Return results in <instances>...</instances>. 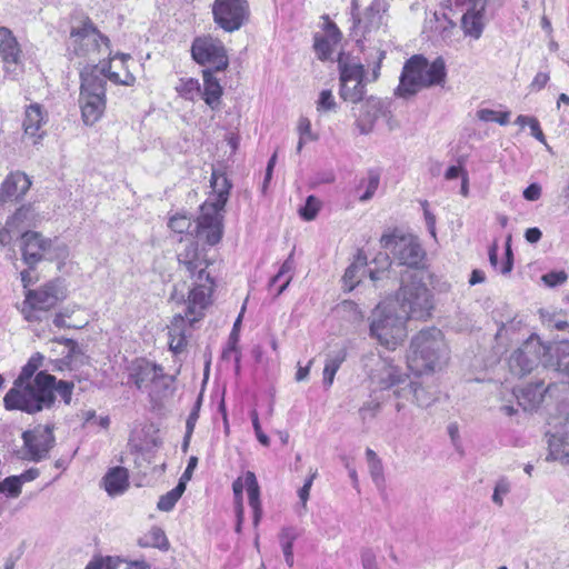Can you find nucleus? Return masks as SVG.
I'll return each instance as SVG.
<instances>
[{
	"mask_svg": "<svg viewBox=\"0 0 569 569\" xmlns=\"http://www.w3.org/2000/svg\"><path fill=\"white\" fill-rule=\"evenodd\" d=\"M370 380L381 390H391L396 398V410L400 412L407 402L418 407H428L433 396L416 379H411L392 361L379 358L376 369L369 373Z\"/></svg>",
	"mask_w": 569,
	"mask_h": 569,
	"instance_id": "f257e3e1",
	"label": "nucleus"
},
{
	"mask_svg": "<svg viewBox=\"0 0 569 569\" xmlns=\"http://www.w3.org/2000/svg\"><path fill=\"white\" fill-rule=\"evenodd\" d=\"M70 54L76 57L88 58L94 62L101 56L108 54V64L94 66L91 70H98V74L114 84L131 87L136 82V77L129 71L127 60L130 56L116 54L111 57L110 39L109 38H74L69 46Z\"/></svg>",
	"mask_w": 569,
	"mask_h": 569,
	"instance_id": "f03ea898",
	"label": "nucleus"
},
{
	"mask_svg": "<svg viewBox=\"0 0 569 569\" xmlns=\"http://www.w3.org/2000/svg\"><path fill=\"white\" fill-rule=\"evenodd\" d=\"M447 80V67L443 58L429 61L422 54H413L403 64L399 84L395 94L409 99L425 89L443 87Z\"/></svg>",
	"mask_w": 569,
	"mask_h": 569,
	"instance_id": "7ed1b4c3",
	"label": "nucleus"
},
{
	"mask_svg": "<svg viewBox=\"0 0 569 569\" xmlns=\"http://www.w3.org/2000/svg\"><path fill=\"white\" fill-rule=\"evenodd\" d=\"M449 349L441 330H420L411 340L407 355L408 369L416 376L440 370L448 361Z\"/></svg>",
	"mask_w": 569,
	"mask_h": 569,
	"instance_id": "20e7f679",
	"label": "nucleus"
},
{
	"mask_svg": "<svg viewBox=\"0 0 569 569\" xmlns=\"http://www.w3.org/2000/svg\"><path fill=\"white\" fill-rule=\"evenodd\" d=\"M212 193L201 206V212L197 220L196 232L207 243L217 244L223 233L222 211L228 201L231 183L220 170H212L210 178Z\"/></svg>",
	"mask_w": 569,
	"mask_h": 569,
	"instance_id": "39448f33",
	"label": "nucleus"
},
{
	"mask_svg": "<svg viewBox=\"0 0 569 569\" xmlns=\"http://www.w3.org/2000/svg\"><path fill=\"white\" fill-rule=\"evenodd\" d=\"M54 377L40 371L32 381L13 382L12 388L3 398L7 410H20L27 413H36L49 408L53 401Z\"/></svg>",
	"mask_w": 569,
	"mask_h": 569,
	"instance_id": "423d86ee",
	"label": "nucleus"
},
{
	"mask_svg": "<svg viewBox=\"0 0 569 569\" xmlns=\"http://www.w3.org/2000/svg\"><path fill=\"white\" fill-rule=\"evenodd\" d=\"M178 261L193 280L188 296L190 313L200 312V309H206L211 303L214 289V281L207 271L209 261L194 242H190L178 253Z\"/></svg>",
	"mask_w": 569,
	"mask_h": 569,
	"instance_id": "0eeeda50",
	"label": "nucleus"
},
{
	"mask_svg": "<svg viewBox=\"0 0 569 569\" xmlns=\"http://www.w3.org/2000/svg\"><path fill=\"white\" fill-rule=\"evenodd\" d=\"M408 318L400 310L396 311L395 301H383L370 317V337L389 350H395L407 338Z\"/></svg>",
	"mask_w": 569,
	"mask_h": 569,
	"instance_id": "6e6552de",
	"label": "nucleus"
},
{
	"mask_svg": "<svg viewBox=\"0 0 569 569\" xmlns=\"http://www.w3.org/2000/svg\"><path fill=\"white\" fill-rule=\"evenodd\" d=\"M68 296L64 280L54 278L37 289H28L19 310L27 322H42L49 318L50 311Z\"/></svg>",
	"mask_w": 569,
	"mask_h": 569,
	"instance_id": "1a4fd4ad",
	"label": "nucleus"
},
{
	"mask_svg": "<svg viewBox=\"0 0 569 569\" xmlns=\"http://www.w3.org/2000/svg\"><path fill=\"white\" fill-rule=\"evenodd\" d=\"M81 118L84 124L97 123L106 110V87L98 70L81 72V87L79 94Z\"/></svg>",
	"mask_w": 569,
	"mask_h": 569,
	"instance_id": "9d476101",
	"label": "nucleus"
},
{
	"mask_svg": "<svg viewBox=\"0 0 569 569\" xmlns=\"http://www.w3.org/2000/svg\"><path fill=\"white\" fill-rule=\"evenodd\" d=\"M400 311L407 318L426 319L430 316L433 308L432 295L425 283L412 279L408 284H403L396 299Z\"/></svg>",
	"mask_w": 569,
	"mask_h": 569,
	"instance_id": "9b49d317",
	"label": "nucleus"
},
{
	"mask_svg": "<svg viewBox=\"0 0 569 569\" xmlns=\"http://www.w3.org/2000/svg\"><path fill=\"white\" fill-rule=\"evenodd\" d=\"M339 73L340 98L351 103L361 101L366 93L363 66L348 54L339 52Z\"/></svg>",
	"mask_w": 569,
	"mask_h": 569,
	"instance_id": "f8f14e48",
	"label": "nucleus"
},
{
	"mask_svg": "<svg viewBox=\"0 0 569 569\" xmlns=\"http://www.w3.org/2000/svg\"><path fill=\"white\" fill-rule=\"evenodd\" d=\"M546 346L537 335H531L518 349H516L508 360L511 375L523 377L530 373L540 361L543 362Z\"/></svg>",
	"mask_w": 569,
	"mask_h": 569,
	"instance_id": "ddd939ff",
	"label": "nucleus"
},
{
	"mask_svg": "<svg viewBox=\"0 0 569 569\" xmlns=\"http://www.w3.org/2000/svg\"><path fill=\"white\" fill-rule=\"evenodd\" d=\"M383 249L390 250L400 264L417 267L423 258V250L417 238L398 232L386 233L380 239Z\"/></svg>",
	"mask_w": 569,
	"mask_h": 569,
	"instance_id": "4468645a",
	"label": "nucleus"
},
{
	"mask_svg": "<svg viewBox=\"0 0 569 569\" xmlns=\"http://www.w3.org/2000/svg\"><path fill=\"white\" fill-rule=\"evenodd\" d=\"M191 54L197 63L209 66L214 71H223L229 64L227 51L218 38H196Z\"/></svg>",
	"mask_w": 569,
	"mask_h": 569,
	"instance_id": "2eb2a0df",
	"label": "nucleus"
},
{
	"mask_svg": "<svg viewBox=\"0 0 569 569\" xmlns=\"http://www.w3.org/2000/svg\"><path fill=\"white\" fill-rule=\"evenodd\" d=\"M216 22L226 31L238 30L248 17L246 0H216L213 6Z\"/></svg>",
	"mask_w": 569,
	"mask_h": 569,
	"instance_id": "dca6fc26",
	"label": "nucleus"
},
{
	"mask_svg": "<svg viewBox=\"0 0 569 569\" xmlns=\"http://www.w3.org/2000/svg\"><path fill=\"white\" fill-rule=\"evenodd\" d=\"M206 309H200V312L190 313L189 300L187 301V308L184 315L177 313L173 316L170 326L168 327L169 335V349L173 353H180L187 347V337L190 332L192 323L200 320L203 317Z\"/></svg>",
	"mask_w": 569,
	"mask_h": 569,
	"instance_id": "f3484780",
	"label": "nucleus"
},
{
	"mask_svg": "<svg viewBox=\"0 0 569 569\" xmlns=\"http://www.w3.org/2000/svg\"><path fill=\"white\" fill-rule=\"evenodd\" d=\"M129 379L139 390L152 395L157 386L167 379V376L163 373L162 367L146 359H138L130 367Z\"/></svg>",
	"mask_w": 569,
	"mask_h": 569,
	"instance_id": "a211bd4d",
	"label": "nucleus"
},
{
	"mask_svg": "<svg viewBox=\"0 0 569 569\" xmlns=\"http://www.w3.org/2000/svg\"><path fill=\"white\" fill-rule=\"evenodd\" d=\"M24 447L30 460L40 461L47 457L54 445L53 427L50 425L37 426L22 433Z\"/></svg>",
	"mask_w": 569,
	"mask_h": 569,
	"instance_id": "6ab92c4d",
	"label": "nucleus"
},
{
	"mask_svg": "<svg viewBox=\"0 0 569 569\" xmlns=\"http://www.w3.org/2000/svg\"><path fill=\"white\" fill-rule=\"evenodd\" d=\"M0 56L4 63L6 74L16 80L23 71L22 51L17 38H1Z\"/></svg>",
	"mask_w": 569,
	"mask_h": 569,
	"instance_id": "aec40b11",
	"label": "nucleus"
},
{
	"mask_svg": "<svg viewBox=\"0 0 569 569\" xmlns=\"http://www.w3.org/2000/svg\"><path fill=\"white\" fill-rule=\"evenodd\" d=\"M387 116V109L382 101L376 98L367 99L360 108L357 117V127L362 134L370 133L377 121Z\"/></svg>",
	"mask_w": 569,
	"mask_h": 569,
	"instance_id": "412c9836",
	"label": "nucleus"
},
{
	"mask_svg": "<svg viewBox=\"0 0 569 569\" xmlns=\"http://www.w3.org/2000/svg\"><path fill=\"white\" fill-rule=\"evenodd\" d=\"M31 187L30 178L22 171L10 172L0 188V201L8 202L22 198Z\"/></svg>",
	"mask_w": 569,
	"mask_h": 569,
	"instance_id": "4be33fe9",
	"label": "nucleus"
},
{
	"mask_svg": "<svg viewBox=\"0 0 569 569\" xmlns=\"http://www.w3.org/2000/svg\"><path fill=\"white\" fill-rule=\"evenodd\" d=\"M543 366L569 377V340L553 341L546 346Z\"/></svg>",
	"mask_w": 569,
	"mask_h": 569,
	"instance_id": "5701e85b",
	"label": "nucleus"
},
{
	"mask_svg": "<svg viewBox=\"0 0 569 569\" xmlns=\"http://www.w3.org/2000/svg\"><path fill=\"white\" fill-rule=\"evenodd\" d=\"M48 240L36 231L22 234V257L27 264L32 267L44 259Z\"/></svg>",
	"mask_w": 569,
	"mask_h": 569,
	"instance_id": "b1692460",
	"label": "nucleus"
},
{
	"mask_svg": "<svg viewBox=\"0 0 569 569\" xmlns=\"http://www.w3.org/2000/svg\"><path fill=\"white\" fill-rule=\"evenodd\" d=\"M386 12L385 0H372L366 8L361 18L358 19L356 24V32L372 33L378 32L383 23V13Z\"/></svg>",
	"mask_w": 569,
	"mask_h": 569,
	"instance_id": "393cba45",
	"label": "nucleus"
},
{
	"mask_svg": "<svg viewBox=\"0 0 569 569\" xmlns=\"http://www.w3.org/2000/svg\"><path fill=\"white\" fill-rule=\"evenodd\" d=\"M552 387L545 388L543 382L539 381L528 385L520 389L516 395L518 405L526 411L535 410L542 402L545 395L550 393Z\"/></svg>",
	"mask_w": 569,
	"mask_h": 569,
	"instance_id": "a878e982",
	"label": "nucleus"
},
{
	"mask_svg": "<svg viewBox=\"0 0 569 569\" xmlns=\"http://www.w3.org/2000/svg\"><path fill=\"white\" fill-rule=\"evenodd\" d=\"M347 355L348 351L346 346H338L326 355L322 375L323 386L327 389H329L332 386L336 373L341 367V365L346 361Z\"/></svg>",
	"mask_w": 569,
	"mask_h": 569,
	"instance_id": "bb28decb",
	"label": "nucleus"
},
{
	"mask_svg": "<svg viewBox=\"0 0 569 569\" xmlns=\"http://www.w3.org/2000/svg\"><path fill=\"white\" fill-rule=\"evenodd\" d=\"M202 79L203 90H201V98L211 109H216L223 93L220 81L213 76L211 69H204L202 71Z\"/></svg>",
	"mask_w": 569,
	"mask_h": 569,
	"instance_id": "cd10ccee",
	"label": "nucleus"
},
{
	"mask_svg": "<svg viewBox=\"0 0 569 569\" xmlns=\"http://www.w3.org/2000/svg\"><path fill=\"white\" fill-rule=\"evenodd\" d=\"M342 39L343 38H316L313 48L318 59L322 61H333L337 59L339 62V52L345 53Z\"/></svg>",
	"mask_w": 569,
	"mask_h": 569,
	"instance_id": "c85d7f7f",
	"label": "nucleus"
},
{
	"mask_svg": "<svg viewBox=\"0 0 569 569\" xmlns=\"http://www.w3.org/2000/svg\"><path fill=\"white\" fill-rule=\"evenodd\" d=\"M46 122L42 107L38 103H31L24 112L23 128L24 133L30 137L41 138L40 132L42 124Z\"/></svg>",
	"mask_w": 569,
	"mask_h": 569,
	"instance_id": "c756f323",
	"label": "nucleus"
},
{
	"mask_svg": "<svg viewBox=\"0 0 569 569\" xmlns=\"http://www.w3.org/2000/svg\"><path fill=\"white\" fill-rule=\"evenodd\" d=\"M244 485L248 492L249 505L253 511V525L258 526L262 517V508L260 501V487L254 472L247 471L244 473Z\"/></svg>",
	"mask_w": 569,
	"mask_h": 569,
	"instance_id": "7c9ffc66",
	"label": "nucleus"
},
{
	"mask_svg": "<svg viewBox=\"0 0 569 569\" xmlns=\"http://www.w3.org/2000/svg\"><path fill=\"white\" fill-rule=\"evenodd\" d=\"M106 491L110 496H118L126 491L129 486L128 471L122 467L112 468L103 478Z\"/></svg>",
	"mask_w": 569,
	"mask_h": 569,
	"instance_id": "2f4dec72",
	"label": "nucleus"
},
{
	"mask_svg": "<svg viewBox=\"0 0 569 569\" xmlns=\"http://www.w3.org/2000/svg\"><path fill=\"white\" fill-rule=\"evenodd\" d=\"M293 253H290L289 257L280 266L277 274H274L269 281V287L274 288L277 282L283 279L282 284L278 286L276 289V297L280 296L288 288L293 277Z\"/></svg>",
	"mask_w": 569,
	"mask_h": 569,
	"instance_id": "473e14b6",
	"label": "nucleus"
},
{
	"mask_svg": "<svg viewBox=\"0 0 569 569\" xmlns=\"http://www.w3.org/2000/svg\"><path fill=\"white\" fill-rule=\"evenodd\" d=\"M69 254V247L62 240L59 238L48 240L44 259L57 262L59 270L66 264Z\"/></svg>",
	"mask_w": 569,
	"mask_h": 569,
	"instance_id": "72a5a7b5",
	"label": "nucleus"
},
{
	"mask_svg": "<svg viewBox=\"0 0 569 569\" xmlns=\"http://www.w3.org/2000/svg\"><path fill=\"white\" fill-rule=\"evenodd\" d=\"M461 24L466 36H480L483 31V6L479 10H469L461 18Z\"/></svg>",
	"mask_w": 569,
	"mask_h": 569,
	"instance_id": "f704fd0d",
	"label": "nucleus"
},
{
	"mask_svg": "<svg viewBox=\"0 0 569 569\" xmlns=\"http://www.w3.org/2000/svg\"><path fill=\"white\" fill-rule=\"evenodd\" d=\"M298 532L293 527H284L279 533V542L283 552L286 563L291 568L295 563L293 543L298 538Z\"/></svg>",
	"mask_w": 569,
	"mask_h": 569,
	"instance_id": "c9c22d12",
	"label": "nucleus"
},
{
	"mask_svg": "<svg viewBox=\"0 0 569 569\" xmlns=\"http://www.w3.org/2000/svg\"><path fill=\"white\" fill-rule=\"evenodd\" d=\"M456 24L445 12H433L427 20L425 29L427 32L442 34L451 32Z\"/></svg>",
	"mask_w": 569,
	"mask_h": 569,
	"instance_id": "e433bc0d",
	"label": "nucleus"
},
{
	"mask_svg": "<svg viewBox=\"0 0 569 569\" xmlns=\"http://www.w3.org/2000/svg\"><path fill=\"white\" fill-rule=\"evenodd\" d=\"M177 93L189 101H194L201 97V86L194 78H181L174 87Z\"/></svg>",
	"mask_w": 569,
	"mask_h": 569,
	"instance_id": "4c0bfd02",
	"label": "nucleus"
},
{
	"mask_svg": "<svg viewBox=\"0 0 569 569\" xmlns=\"http://www.w3.org/2000/svg\"><path fill=\"white\" fill-rule=\"evenodd\" d=\"M366 458H367L369 472H370L373 483L376 485L377 488H379V489L382 488L385 485V475H383V466H382L380 458L370 448H367V450H366Z\"/></svg>",
	"mask_w": 569,
	"mask_h": 569,
	"instance_id": "58836bf2",
	"label": "nucleus"
},
{
	"mask_svg": "<svg viewBox=\"0 0 569 569\" xmlns=\"http://www.w3.org/2000/svg\"><path fill=\"white\" fill-rule=\"evenodd\" d=\"M184 491H186L184 482L179 481L178 485L173 489H171L166 495H162L159 498L157 508L160 511H164V512L171 511Z\"/></svg>",
	"mask_w": 569,
	"mask_h": 569,
	"instance_id": "ea45409f",
	"label": "nucleus"
},
{
	"mask_svg": "<svg viewBox=\"0 0 569 569\" xmlns=\"http://www.w3.org/2000/svg\"><path fill=\"white\" fill-rule=\"evenodd\" d=\"M97 32V28L88 17L81 13L72 16L70 36H91Z\"/></svg>",
	"mask_w": 569,
	"mask_h": 569,
	"instance_id": "a19ab883",
	"label": "nucleus"
},
{
	"mask_svg": "<svg viewBox=\"0 0 569 569\" xmlns=\"http://www.w3.org/2000/svg\"><path fill=\"white\" fill-rule=\"evenodd\" d=\"M37 213L32 206L20 207L11 217L10 224L17 228H23L36 224Z\"/></svg>",
	"mask_w": 569,
	"mask_h": 569,
	"instance_id": "79ce46f5",
	"label": "nucleus"
},
{
	"mask_svg": "<svg viewBox=\"0 0 569 569\" xmlns=\"http://www.w3.org/2000/svg\"><path fill=\"white\" fill-rule=\"evenodd\" d=\"M43 357L40 353L33 355L29 361L22 367L19 377L14 382H29L36 377V371L40 368Z\"/></svg>",
	"mask_w": 569,
	"mask_h": 569,
	"instance_id": "37998d69",
	"label": "nucleus"
},
{
	"mask_svg": "<svg viewBox=\"0 0 569 569\" xmlns=\"http://www.w3.org/2000/svg\"><path fill=\"white\" fill-rule=\"evenodd\" d=\"M477 117L479 120L485 122H497L500 126H506L509 122L510 112L509 111H496L492 109H480L477 112Z\"/></svg>",
	"mask_w": 569,
	"mask_h": 569,
	"instance_id": "c03bdc74",
	"label": "nucleus"
},
{
	"mask_svg": "<svg viewBox=\"0 0 569 569\" xmlns=\"http://www.w3.org/2000/svg\"><path fill=\"white\" fill-rule=\"evenodd\" d=\"M21 477L10 476L4 480L0 481V493H4L8 497L17 498L21 493Z\"/></svg>",
	"mask_w": 569,
	"mask_h": 569,
	"instance_id": "a18cd8bd",
	"label": "nucleus"
},
{
	"mask_svg": "<svg viewBox=\"0 0 569 569\" xmlns=\"http://www.w3.org/2000/svg\"><path fill=\"white\" fill-rule=\"evenodd\" d=\"M511 491V483L508 478L501 477L497 480L492 493V502L498 507L503 506L505 497Z\"/></svg>",
	"mask_w": 569,
	"mask_h": 569,
	"instance_id": "49530a36",
	"label": "nucleus"
},
{
	"mask_svg": "<svg viewBox=\"0 0 569 569\" xmlns=\"http://www.w3.org/2000/svg\"><path fill=\"white\" fill-rule=\"evenodd\" d=\"M244 488H246L244 476L238 477L232 483V490H233L234 500H236V513H237V517L239 518V522L242 520L243 513H244L243 498H242V492H243Z\"/></svg>",
	"mask_w": 569,
	"mask_h": 569,
	"instance_id": "de8ad7c7",
	"label": "nucleus"
},
{
	"mask_svg": "<svg viewBox=\"0 0 569 569\" xmlns=\"http://www.w3.org/2000/svg\"><path fill=\"white\" fill-rule=\"evenodd\" d=\"M168 227L176 233H184L189 232L192 221L190 217L177 213L170 218Z\"/></svg>",
	"mask_w": 569,
	"mask_h": 569,
	"instance_id": "09e8293b",
	"label": "nucleus"
},
{
	"mask_svg": "<svg viewBox=\"0 0 569 569\" xmlns=\"http://www.w3.org/2000/svg\"><path fill=\"white\" fill-rule=\"evenodd\" d=\"M379 182H380L379 174L373 171H370L368 173L367 180L363 182L365 183V192L362 194H360L359 200L362 202L370 200L375 196L376 191L378 190Z\"/></svg>",
	"mask_w": 569,
	"mask_h": 569,
	"instance_id": "8fccbe9b",
	"label": "nucleus"
},
{
	"mask_svg": "<svg viewBox=\"0 0 569 569\" xmlns=\"http://www.w3.org/2000/svg\"><path fill=\"white\" fill-rule=\"evenodd\" d=\"M361 270V267L357 263L350 264L342 277L343 286L348 291H351L355 289L357 283L360 281L359 279V272Z\"/></svg>",
	"mask_w": 569,
	"mask_h": 569,
	"instance_id": "3c124183",
	"label": "nucleus"
},
{
	"mask_svg": "<svg viewBox=\"0 0 569 569\" xmlns=\"http://www.w3.org/2000/svg\"><path fill=\"white\" fill-rule=\"evenodd\" d=\"M336 100L332 94V91L329 89H325L320 92L319 98L317 100V111L318 112H327L336 109Z\"/></svg>",
	"mask_w": 569,
	"mask_h": 569,
	"instance_id": "603ef678",
	"label": "nucleus"
},
{
	"mask_svg": "<svg viewBox=\"0 0 569 569\" xmlns=\"http://www.w3.org/2000/svg\"><path fill=\"white\" fill-rule=\"evenodd\" d=\"M319 211L318 200L313 196H309L303 207L299 209L301 218L306 221H311L316 218Z\"/></svg>",
	"mask_w": 569,
	"mask_h": 569,
	"instance_id": "864d4df0",
	"label": "nucleus"
},
{
	"mask_svg": "<svg viewBox=\"0 0 569 569\" xmlns=\"http://www.w3.org/2000/svg\"><path fill=\"white\" fill-rule=\"evenodd\" d=\"M297 131L300 138L316 141L318 136L311 129V121L307 117H300L297 124Z\"/></svg>",
	"mask_w": 569,
	"mask_h": 569,
	"instance_id": "5fc2aeb1",
	"label": "nucleus"
},
{
	"mask_svg": "<svg viewBox=\"0 0 569 569\" xmlns=\"http://www.w3.org/2000/svg\"><path fill=\"white\" fill-rule=\"evenodd\" d=\"M567 279L568 276L565 271H551L541 277L542 282L550 288L565 283Z\"/></svg>",
	"mask_w": 569,
	"mask_h": 569,
	"instance_id": "6e6d98bb",
	"label": "nucleus"
},
{
	"mask_svg": "<svg viewBox=\"0 0 569 569\" xmlns=\"http://www.w3.org/2000/svg\"><path fill=\"white\" fill-rule=\"evenodd\" d=\"M250 418H251L252 427H253V430H254L258 441L262 446H266V447L269 446V443H270L269 437L261 429L258 411L256 409L250 411Z\"/></svg>",
	"mask_w": 569,
	"mask_h": 569,
	"instance_id": "4d7b16f0",
	"label": "nucleus"
},
{
	"mask_svg": "<svg viewBox=\"0 0 569 569\" xmlns=\"http://www.w3.org/2000/svg\"><path fill=\"white\" fill-rule=\"evenodd\" d=\"M73 383L68 381H59L53 385V392L57 391L58 395L63 399V401L68 405L71 401Z\"/></svg>",
	"mask_w": 569,
	"mask_h": 569,
	"instance_id": "13d9d810",
	"label": "nucleus"
},
{
	"mask_svg": "<svg viewBox=\"0 0 569 569\" xmlns=\"http://www.w3.org/2000/svg\"><path fill=\"white\" fill-rule=\"evenodd\" d=\"M317 477V471H313L305 481L303 486L298 490V497L303 508L307 507V501L310 496V490L313 483L315 478Z\"/></svg>",
	"mask_w": 569,
	"mask_h": 569,
	"instance_id": "bf43d9fd",
	"label": "nucleus"
},
{
	"mask_svg": "<svg viewBox=\"0 0 569 569\" xmlns=\"http://www.w3.org/2000/svg\"><path fill=\"white\" fill-rule=\"evenodd\" d=\"M56 342L64 345L67 348V355L63 358L64 365L69 366L71 363L72 356L77 352L78 345L74 340L68 338L57 339Z\"/></svg>",
	"mask_w": 569,
	"mask_h": 569,
	"instance_id": "052dcab7",
	"label": "nucleus"
},
{
	"mask_svg": "<svg viewBox=\"0 0 569 569\" xmlns=\"http://www.w3.org/2000/svg\"><path fill=\"white\" fill-rule=\"evenodd\" d=\"M380 410V403L373 400L367 401L359 409V415L362 420H366L368 417L372 418Z\"/></svg>",
	"mask_w": 569,
	"mask_h": 569,
	"instance_id": "680f3d73",
	"label": "nucleus"
},
{
	"mask_svg": "<svg viewBox=\"0 0 569 569\" xmlns=\"http://www.w3.org/2000/svg\"><path fill=\"white\" fill-rule=\"evenodd\" d=\"M238 338H239L238 333L231 331L230 337H229L228 348L223 351L224 358L229 357L231 353H234V359H236L237 365L240 361V352L237 350Z\"/></svg>",
	"mask_w": 569,
	"mask_h": 569,
	"instance_id": "e2e57ef3",
	"label": "nucleus"
},
{
	"mask_svg": "<svg viewBox=\"0 0 569 569\" xmlns=\"http://www.w3.org/2000/svg\"><path fill=\"white\" fill-rule=\"evenodd\" d=\"M320 27L326 36H341L340 30L336 23L331 21L327 16L321 17Z\"/></svg>",
	"mask_w": 569,
	"mask_h": 569,
	"instance_id": "0e129e2a",
	"label": "nucleus"
},
{
	"mask_svg": "<svg viewBox=\"0 0 569 569\" xmlns=\"http://www.w3.org/2000/svg\"><path fill=\"white\" fill-rule=\"evenodd\" d=\"M541 197V187L538 183H531L523 190V198L528 201H536Z\"/></svg>",
	"mask_w": 569,
	"mask_h": 569,
	"instance_id": "69168bd1",
	"label": "nucleus"
},
{
	"mask_svg": "<svg viewBox=\"0 0 569 569\" xmlns=\"http://www.w3.org/2000/svg\"><path fill=\"white\" fill-rule=\"evenodd\" d=\"M84 569H114L112 566V559H93L91 560Z\"/></svg>",
	"mask_w": 569,
	"mask_h": 569,
	"instance_id": "338daca9",
	"label": "nucleus"
},
{
	"mask_svg": "<svg viewBox=\"0 0 569 569\" xmlns=\"http://www.w3.org/2000/svg\"><path fill=\"white\" fill-rule=\"evenodd\" d=\"M361 562L363 569H378L376 562V556L371 550H366L361 555Z\"/></svg>",
	"mask_w": 569,
	"mask_h": 569,
	"instance_id": "774afa93",
	"label": "nucleus"
}]
</instances>
